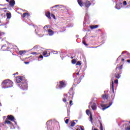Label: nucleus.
I'll list each match as a JSON object with an SVG mask.
<instances>
[{"label":"nucleus","instance_id":"f704fd0d","mask_svg":"<svg viewBox=\"0 0 130 130\" xmlns=\"http://www.w3.org/2000/svg\"><path fill=\"white\" fill-rule=\"evenodd\" d=\"M72 63H73V64H75V63H76V60H75V59H73V60H72Z\"/></svg>","mask_w":130,"mask_h":130},{"label":"nucleus","instance_id":"13d9d810","mask_svg":"<svg viewBox=\"0 0 130 130\" xmlns=\"http://www.w3.org/2000/svg\"><path fill=\"white\" fill-rule=\"evenodd\" d=\"M70 91H73V87L71 88Z\"/></svg>","mask_w":130,"mask_h":130},{"label":"nucleus","instance_id":"ea45409f","mask_svg":"<svg viewBox=\"0 0 130 130\" xmlns=\"http://www.w3.org/2000/svg\"><path fill=\"white\" fill-rule=\"evenodd\" d=\"M81 64H82V63H81V62H78L76 64V66H81Z\"/></svg>","mask_w":130,"mask_h":130},{"label":"nucleus","instance_id":"9b49d317","mask_svg":"<svg viewBox=\"0 0 130 130\" xmlns=\"http://www.w3.org/2000/svg\"><path fill=\"white\" fill-rule=\"evenodd\" d=\"M7 118L11 121H14L15 120V117H14V116H13L12 115H8L7 116Z\"/></svg>","mask_w":130,"mask_h":130},{"label":"nucleus","instance_id":"79ce46f5","mask_svg":"<svg viewBox=\"0 0 130 130\" xmlns=\"http://www.w3.org/2000/svg\"><path fill=\"white\" fill-rule=\"evenodd\" d=\"M70 105H73V104H74L73 103V101H70Z\"/></svg>","mask_w":130,"mask_h":130},{"label":"nucleus","instance_id":"c03bdc74","mask_svg":"<svg viewBox=\"0 0 130 130\" xmlns=\"http://www.w3.org/2000/svg\"><path fill=\"white\" fill-rule=\"evenodd\" d=\"M31 54H32V55L37 54V53L36 52H32L31 53Z\"/></svg>","mask_w":130,"mask_h":130},{"label":"nucleus","instance_id":"7ed1b4c3","mask_svg":"<svg viewBox=\"0 0 130 130\" xmlns=\"http://www.w3.org/2000/svg\"><path fill=\"white\" fill-rule=\"evenodd\" d=\"M106 103V102L105 101H102L101 103V106L102 107V110L104 111L106 109H107V108H109L112 104H113V101H112L111 102H110L109 104H105Z\"/></svg>","mask_w":130,"mask_h":130},{"label":"nucleus","instance_id":"473e14b6","mask_svg":"<svg viewBox=\"0 0 130 130\" xmlns=\"http://www.w3.org/2000/svg\"><path fill=\"white\" fill-rule=\"evenodd\" d=\"M118 69H119V70H121L122 69V65H121L120 66L118 67H117L116 68V70H117Z\"/></svg>","mask_w":130,"mask_h":130},{"label":"nucleus","instance_id":"3c124183","mask_svg":"<svg viewBox=\"0 0 130 130\" xmlns=\"http://www.w3.org/2000/svg\"><path fill=\"white\" fill-rule=\"evenodd\" d=\"M127 62L130 63V59L127 60Z\"/></svg>","mask_w":130,"mask_h":130},{"label":"nucleus","instance_id":"e433bc0d","mask_svg":"<svg viewBox=\"0 0 130 130\" xmlns=\"http://www.w3.org/2000/svg\"><path fill=\"white\" fill-rule=\"evenodd\" d=\"M24 54V51H19V54L20 55H22V54Z\"/></svg>","mask_w":130,"mask_h":130},{"label":"nucleus","instance_id":"bb28decb","mask_svg":"<svg viewBox=\"0 0 130 130\" xmlns=\"http://www.w3.org/2000/svg\"><path fill=\"white\" fill-rule=\"evenodd\" d=\"M61 5H55L52 7V8H56V7H59V9H61Z\"/></svg>","mask_w":130,"mask_h":130},{"label":"nucleus","instance_id":"0eeeda50","mask_svg":"<svg viewBox=\"0 0 130 130\" xmlns=\"http://www.w3.org/2000/svg\"><path fill=\"white\" fill-rule=\"evenodd\" d=\"M48 26L49 25H45L44 27V29L45 31L48 32L49 36H52L54 34V32L51 29L48 28Z\"/></svg>","mask_w":130,"mask_h":130},{"label":"nucleus","instance_id":"f3484780","mask_svg":"<svg viewBox=\"0 0 130 130\" xmlns=\"http://www.w3.org/2000/svg\"><path fill=\"white\" fill-rule=\"evenodd\" d=\"M111 87L112 91L114 92V83L113 82V81H112V82L111 83Z\"/></svg>","mask_w":130,"mask_h":130},{"label":"nucleus","instance_id":"20e7f679","mask_svg":"<svg viewBox=\"0 0 130 130\" xmlns=\"http://www.w3.org/2000/svg\"><path fill=\"white\" fill-rule=\"evenodd\" d=\"M19 87L21 90H28V82L27 80H22V81L18 84Z\"/></svg>","mask_w":130,"mask_h":130},{"label":"nucleus","instance_id":"f8f14e48","mask_svg":"<svg viewBox=\"0 0 130 130\" xmlns=\"http://www.w3.org/2000/svg\"><path fill=\"white\" fill-rule=\"evenodd\" d=\"M122 5V3H120L119 4H116L115 6V8L117 10H120L121 9V5Z\"/></svg>","mask_w":130,"mask_h":130},{"label":"nucleus","instance_id":"37998d69","mask_svg":"<svg viewBox=\"0 0 130 130\" xmlns=\"http://www.w3.org/2000/svg\"><path fill=\"white\" fill-rule=\"evenodd\" d=\"M66 123H69V119H67L65 121Z\"/></svg>","mask_w":130,"mask_h":130},{"label":"nucleus","instance_id":"8fccbe9b","mask_svg":"<svg viewBox=\"0 0 130 130\" xmlns=\"http://www.w3.org/2000/svg\"><path fill=\"white\" fill-rule=\"evenodd\" d=\"M80 128L81 129V130H84V128H83L82 127V126H80Z\"/></svg>","mask_w":130,"mask_h":130},{"label":"nucleus","instance_id":"e2e57ef3","mask_svg":"<svg viewBox=\"0 0 130 130\" xmlns=\"http://www.w3.org/2000/svg\"><path fill=\"white\" fill-rule=\"evenodd\" d=\"M76 75H79V72H78L77 73H76Z\"/></svg>","mask_w":130,"mask_h":130},{"label":"nucleus","instance_id":"5fc2aeb1","mask_svg":"<svg viewBox=\"0 0 130 130\" xmlns=\"http://www.w3.org/2000/svg\"><path fill=\"white\" fill-rule=\"evenodd\" d=\"M91 3H95V0H91Z\"/></svg>","mask_w":130,"mask_h":130},{"label":"nucleus","instance_id":"7c9ffc66","mask_svg":"<svg viewBox=\"0 0 130 130\" xmlns=\"http://www.w3.org/2000/svg\"><path fill=\"white\" fill-rule=\"evenodd\" d=\"M127 5V3H126V1H124L123 2V6H126Z\"/></svg>","mask_w":130,"mask_h":130},{"label":"nucleus","instance_id":"dca6fc26","mask_svg":"<svg viewBox=\"0 0 130 130\" xmlns=\"http://www.w3.org/2000/svg\"><path fill=\"white\" fill-rule=\"evenodd\" d=\"M91 108L92 110H96V109H97V105H96V103H93L92 105L91 106Z\"/></svg>","mask_w":130,"mask_h":130},{"label":"nucleus","instance_id":"2eb2a0df","mask_svg":"<svg viewBox=\"0 0 130 130\" xmlns=\"http://www.w3.org/2000/svg\"><path fill=\"white\" fill-rule=\"evenodd\" d=\"M43 55L45 56V57H47L48 56H49L50 55V53H48L47 51H45L43 52Z\"/></svg>","mask_w":130,"mask_h":130},{"label":"nucleus","instance_id":"864d4df0","mask_svg":"<svg viewBox=\"0 0 130 130\" xmlns=\"http://www.w3.org/2000/svg\"><path fill=\"white\" fill-rule=\"evenodd\" d=\"M9 49H10V48H9V47H8V48H7V51H9L10 50Z\"/></svg>","mask_w":130,"mask_h":130},{"label":"nucleus","instance_id":"c756f323","mask_svg":"<svg viewBox=\"0 0 130 130\" xmlns=\"http://www.w3.org/2000/svg\"><path fill=\"white\" fill-rule=\"evenodd\" d=\"M76 124V123L74 121H73L72 123H71V126H75V125Z\"/></svg>","mask_w":130,"mask_h":130},{"label":"nucleus","instance_id":"4c0bfd02","mask_svg":"<svg viewBox=\"0 0 130 130\" xmlns=\"http://www.w3.org/2000/svg\"><path fill=\"white\" fill-rule=\"evenodd\" d=\"M52 52L54 54H57V51H53Z\"/></svg>","mask_w":130,"mask_h":130},{"label":"nucleus","instance_id":"4be33fe9","mask_svg":"<svg viewBox=\"0 0 130 130\" xmlns=\"http://www.w3.org/2000/svg\"><path fill=\"white\" fill-rule=\"evenodd\" d=\"M123 125H125V130H130V125L127 127H126V125H127V124H123Z\"/></svg>","mask_w":130,"mask_h":130},{"label":"nucleus","instance_id":"393cba45","mask_svg":"<svg viewBox=\"0 0 130 130\" xmlns=\"http://www.w3.org/2000/svg\"><path fill=\"white\" fill-rule=\"evenodd\" d=\"M115 77L117 79H119V78H120V74H115Z\"/></svg>","mask_w":130,"mask_h":130},{"label":"nucleus","instance_id":"72a5a7b5","mask_svg":"<svg viewBox=\"0 0 130 130\" xmlns=\"http://www.w3.org/2000/svg\"><path fill=\"white\" fill-rule=\"evenodd\" d=\"M76 81H77V80H75V83H77V84H79V83H81V79H78L79 81H78L77 82Z\"/></svg>","mask_w":130,"mask_h":130},{"label":"nucleus","instance_id":"a19ab883","mask_svg":"<svg viewBox=\"0 0 130 130\" xmlns=\"http://www.w3.org/2000/svg\"><path fill=\"white\" fill-rule=\"evenodd\" d=\"M3 35H5V33L0 31V36H3Z\"/></svg>","mask_w":130,"mask_h":130},{"label":"nucleus","instance_id":"6e6d98bb","mask_svg":"<svg viewBox=\"0 0 130 130\" xmlns=\"http://www.w3.org/2000/svg\"><path fill=\"white\" fill-rule=\"evenodd\" d=\"M124 61V58H122L121 59V61Z\"/></svg>","mask_w":130,"mask_h":130},{"label":"nucleus","instance_id":"aec40b11","mask_svg":"<svg viewBox=\"0 0 130 130\" xmlns=\"http://www.w3.org/2000/svg\"><path fill=\"white\" fill-rule=\"evenodd\" d=\"M96 28H98V25L90 26V28L91 29V30H93V29H96Z\"/></svg>","mask_w":130,"mask_h":130},{"label":"nucleus","instance_id":"b1692460","mask_svg":"<svg viewBox=\"0 0 130 130\" xmlns=\"http://www.w3.org/2000/svg\"><path fill=\"white\" fill-rule=\"evenodd\" d=\"M7 19H11V17H12V16L11 15L10 13H7Z\"/></svg>","mask_w":130,"mask_h":130},{"label":"nucleus","instance_id":"ddd939ff","mask_svg":"<svg viewBox=\"0 0 130 130\" xmlns=\"http://www.w3.org/2000/svg\"><path fill=\"white\" fill-rule=\"evenodd\" d=\"M34 28L35 29V33L37 35H38L39 34V28L37 26L34 25Z\"/></svg>","mask_w":130,"mask_h":130},{"label":"nucleus","instance_id":"052dcab7","mask_svg":"<svg viewBox=\"0 0 130 130\" xmlns=\"http://www.w3.org/2000/svg\"><path fill=\"white\" fill-rule=\"evenodd\" d=\"M36 47H37L36 46H35V47H34V49H36Z\"/></svg>","mask_w":130,"mask_h":130},{"label":"nucleus","instance_id":"423d86ee","mask_svg":"<svg viewBox=\"0 0 130 130\" xmlns=\"http://www.w3.org/2000/svg\"><path fill=\"white\" fill-rule=\"evenodd\" d=\"M66 86H67V84L66 83V82L63 81H61L58 83H57V85L56 86V88L62 89V88H64Z\"/></svg>","mask_w":130,"mask_h":130},{"label":"nucleus","instance_id":"6ab92c4d","mask_svg":"<svg viewBox=\"0 0 130 130\" xmlns=\"http://www.w3.org/2000/svg\"><path fill=\"white\" fill-rule=\"evenodd\" d=\"M46 16L48 18V19H51V17H50V12H47L46 13Z\"/></svg>","mask_w":130,"mask_h":130},{"label":"nucleus","instance_id":"4468645a","mask_svg":"<svg viewBox=\"0 0 130 130\" xmlns=\"http://www.w3.org/2000/svg\"><path fill=\"white\" fill-rule=\"evenodd\" d=\"M4 124H8V125H13V123H12L11 121H9V120H7V119L5 120Z\"/></svg>","mask_w":130,"mask_h":130},{"label":"nucleus","instance_id":"a211bd4d","mask_svg":"<svg viewBox=\"0 0 130 130\" xmlns=\"http://www.w3.org/2000/svg\"><path fill=\"white\" fill-rule=\"evenodd\" d=\"M102 99L103 100H107V99H108V95L106 94H104L102 96Z\"/></svg>","mask_w":130,"mask_h":130},{"label":"nucleus","instance_id":"f257e3e1","mask_svg":"<svg viewBox=\"0 0 130 130\" xmlns=\"http://www.w3.org/2000/svg\"><path fill=\"white\" fill-rule=\"evenodd\" d=\"M13 83L10 80L7 79L4 80L2 83V86L3 89H7L8 88H12L13 87Z\"/></svg>","mask_w":130,"mask_h":130},{"label":"nucleus","instance_id":"f03ea898","mask_svg":"<svg viewBox=\"0 0 130 130\" xmlns=\"http://www.w3.org/2000/svg\"><path fill=\"white\" fill-rule=\"evenodd\" d=\"M78 5H79L80 7H84L86 8V10H88V9L90 8V6H91V4L89 1H86L84 3H83V1L81 0H78Z\"/></svg>","mask_w":130,"mask_h":130},{"label":"nucleus","instance_id":"5701e85b","mask_svg":"<svg viewBox=\"0 0 130 130\" xmlns=\"http://www.w3.org/2000/svg\"><path fill=\"white\" fill-rule=\"evenodd\" d=\"M83 43L84 45H85V46H87L88 44H87V43H86V41H85V38H83Z\"/></svg>","mask_w":130,"mask_h":130},{"label":"nucleus","instance_id":"58836bf2","mask_svg":"<svg viewBox=\"0 0 130 130\" xmlns=\"http://www.w3.org/2000/svg\"><path fill=\"white\" fill-rule=\"evenodd\" d=\"M115 84H118V80L116 79L114 82Z\"/></svg>","mask_w":130,"mask_h":130},{"label":"nucleus","instance_id":"6e6552de","mask_svg":"<svg viewBox=\"0 0 130 130\" xmlns=\"http://www.w3.org/2000/svg\"><path fill=\"white\" fill-rule=\"evenodd\" d=\"M46 125L47 130H52V121L51 120L48 121Z\"/></svg>","mask_w":130,"mask_h":130},{"label":"nucleus","instance_id":"c85d7f7f","mask_svg":"<svg viewBox=\"0 0 130 130\" xmlns=\"http://www.w3.org/2000/svg\"><path fill=\"white\" fill-rule=\"evenodd\" d=\"M90 119L91 122H92V121H93V117H92V114H90Z\"/></svg>","mask_w":130,"mask_h":130},{"label":"nucleus","instance_id":"412c9836","mask_svg":"<svg viewBox=\"0 0 130 130\" xmlns=\"http://www.w3.org/2000/svg\"><path fill=\"white\" fill-rule=\"evenodd\" d=\"M23 18H25V17H29V14L28 13H24L22 15Z\"/></svg>","mask_w":130,"mask_h":130},{"label":"nucleus","instance_id":"39448f33","mask_svg":"<svg viewBox=\"0 0 130 130\" xmlns=\"http://www.w3.org/2000/svg\"><path fill=\"white\" fill-rule=\"evenodd\" d=\"M70 99H73V94L68 92L67 94H64V98L63 99V101L64 102H67V101H70Z\"/></svg>","mask_w":130,"mask_h":130},{"label":"nucleus","instance_id":"a18cd8bd","mask_svg":"<svg viewBox=\"0 0 130 130\" xmlns=\"http://www.w3.org/2000/svg\"><path fill=\"white\" fill-rule=\"evenodd\" d=\"M7 45H3L2 47V49H3V48H4V47H6Z\"/></svg>","mask_w":130,"mask_h":130},{"label":"nucleus","instance_id":"c9c22d12","mask_svg":"<svg viewBox=\"0 0 130 130\" xmlns=\"http://www.w3.org/2000/svg\"><path fill=\"white\" fill-rule=\"evenodd\" d=\"M124 53H125V54H127V55L129 54V53H128V52H127L123 51V52H122V54H123Z\"/></svg>","mask_w":130,"mask_h":130},{"label":"nucleus","instance_id":"49530a36","mask_svg":"<svg viewBox=\"0 0 130 130\" xmlns=\"http://www.w3.org/2000/svg\"><path fill=\"white\" fill-rule=\"evenodd\" d=\"M120 58H121V56H119L118 58L117 59V60H119V59H120Z\"/></svg>","mask_w":130,"mask_h":130},{"label":"nucleus","instance_id":"0e129e2a","mask_svg":"<svg viewBox=\"0 0 130 130\" xmlns=\"http://www.w3.org/2000/svg\"><path fill=\"white\" fill-rule=\"evenodd\" d=\"M23 51V53H26V51Z\"/></svg>","mask_w":130,"mask_h":130},{"label":"nucleus","instance_id":"603ef678","mask_svg":"<svg viewBox=\"0 0 130 130\" xmlns=\"http://www.w3.org/2000/svg\"><path fill=\"white\" fill-rule=\"evenodd\" d=\"M15 75H19V73L17 72L16 74H13L14 76H15Z\"/></svg>","mask_w":130,"mask_h":130},{"label":"nucleus","instance_id":"69168bd1","mask_svg":"<svg viewBox=\"0 0 130 130\" xmlns=\"http://www.w3.org/2000/svg\"><path fill=\"white\" fill-rule=\"evenodd\" d=\"M6 2H7V3H9L10 2V1L9 0H6Z\"/></svg>","mask_w":130,"mask_h":130},{"label":"nucleus","instance_id":"cd10ccee","mask_svg":"<svg viewBox=\"0 0 130 130\" xmlns=\"http://www.w3.org/2000/svg\"><path fill=\"white\" fill-rule=\"evenodd\" d=\"M86 113L87 115H89V114H90V110H86Z\"/></svg>","mask_w":130,"mask_h":130},{"label":"nucleus","instance_id":"bf43d9fd","mask_svg":"<svg viewBox=\"0 0 130 130\" xmlns=\"http://www.w3.org/2000/svg\"><path fill=\"white\" fill-rule=\"evenodd\" d=\"M73 78H75V74H74L73 75Z\"/></svg>","mask_w":130,"mask_h":130},{"label":"nucleus","instance_id":"774afa93","mask_svg":"<svg viewBox=\"0 0 130 130\" xmlns=\"http://www.w3.org/2000/svg\"><path fill=\"white\" fill-rule=\"evenodd\" d=\"M0 6H4V5H3V4H0Z\"/></svg>","mask_w":130,"mask_h":130},{"label":"nucleus","instance_id":"a878e982","mask_svg":"<svg viewBox=\"0 0 130 130\" xmlns=\"http://www.w3.org/2000/svg\"><path fill=\"white\" fill-rule=\"evenodd\" d=\"M100 129L103 130V125H102V123L100 121Z\"/></svg>","mask_w":130,"mask_h":130},{"label":"nucleus","instance_id":"338daca9","mask_svg":"<svg viewBox=\"0 0 130 130\" xmlns=\"http://www.w3.org/2000/svg\"><path fill=\"white\" fill-rule=\"evenodd\" d=\"M78 37H79V35L76 36V38H78Z\"/></svg>","mask_w":130,"mask_h":130},{"label":"nucleus","instance_id":"09e8293b","mask_svg":"<svg viewBox=\"0 0 130 130\" xmlns=\"http://www.w3.org/2000/svg\"><path fill=\"white\" fill-rule=\"evenodd\" d=\"M24 63L25 64H29V62H24Z\"/></svg>","mask_w":130,"mask_h":130},{"label":"nucleus","instance_id":"9d476101","mask_svg":"<svg viewBox=\"0 0 130 130\" xmlns=\"http://www.w3.org/2000/svg\"><path fill=\"white\" fill-rule=\"evenodd\" d=\"M15 4L16 3L15 2V0H12L9 2V6H10V7H12V8L14 7Z\"/></svg>","mask_w":130,"mask_h":130},{"label":"nucleus","instance_id":"680f3d73","mask_svg":"<svg viewBox=\"0 0 130 130\" xmlns=\"http://www.w3.org/2000/svg\"><path fill=\"white\" fill-rule=\"evenodd\" d=\"M3 10H7V8H3Z\"/></svg>","mask_w":130,"mask_h":130},{"label":"nucleus","instance_id":"de8ad7c7","mask_svg":"<svg viewBox=\"0 0 130 130\" xmlns=\"http://www.w3.org/2000/svg\"><path fill=\"white\" fill-rule=\"evenodd\" d=\"M39 58H43V56L42 55H41L39 57Z\"/></svg>","mask_w":130,"mask_h":130},{"label":"nucleus","instance_id":"2f4dec72","mask_svg":"<svg viewBox=\"0 0 130 130\" xmlns=\"http://www.w3.org/2000/svg\"><path fill=\"white\" fill-rule=\"evenodd\" d=\"M51 17H52V18H53L54 20H55V16L54 15V14H51Z\"/></svg>","mask_w":130,"mask_h":130},{"label":"nucleus","instance_id":"4d7b16f0","mask_svg":"<svg viewBox=\"0 0 130 130\" xmlns=\"http://www.w3.org/2000/svg\"><path fill=\"white\" fill-rule=\"evenodd\" d=\"M15 122V124H16L17 125V122L15 121H13Z\"/></svg>","mask_w":130,"mask_h":130},{"label":"nucleus","instance_id":"1a4fd4ad","mask_svg":"<svg viewBox=\"0 0 130 130\" xmlns=\"http://www.w3.org/2000/svg\"><path fill=\"white\" fill-rule=\"evenodd\" d=\"M16 81L17 83H21V82H22L23 81H25V79H23V77L22 76H18L16 78Z\"/></svg>","mask_w":130,"mask_h":130}]
</instances>
